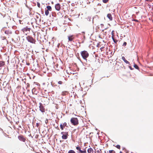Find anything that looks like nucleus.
Here are the masks:
<instances>
[{
  "mask_svg": "<svg viewBox=\"0 0 153 153\" xmlns=\"http://www.w3.org/2000/svg\"><path fill=\"white\" fill-rule=\"evenodd\" d=\"M27 65H29V63H28V64H27Z\"/></svg>",
  "mask_w": 153,
  "mask_h": 153,
  "instance_id": "45",
  "label": "nucleus"
},
{
  "mask_svg": "<svg viewBox=\"0 0 153 153\" xmlns=\"http://www.w3.org/2000/svg\"><path fill=\"white\" fill-rule=\"evenodd\" d=\"M61 134L62 135V138L63 139H66L68 138V133L67 132H62L61 133Z\"/></svg>",
  "mask_w": 153,
  "mask_h": 153,
  "instance_id": "4",
  "label": "nucleus"
},
{
  "mask_svg": "<svg viewBox=\"0 0 153 153\" xmlns=\"http://www.w3.org/2000/svg\"><path fill=\"white\" fill-rule=\"evenodd\" d=\"M60 5L59 4H58V10H59L60 9Z\"/></svg>",
  "mask_w": 153,
  "mask_h": 153,
  "instance_id": "35",
  "label": "nucleus"
},
{
  "mask_svg": "<svg viewBox=\"0 0 153 153\" xmlns=\"http://www.w3.org/2000/svg\"><path fill=\"white\" fill-rule=\"evenodd\" d=\"M122 59L124 61L126 64H129V62L126 60L125 59V57L124 56L122 57Z\"/></svg>",
  "mask_w": 153,
  "mask_h": 153,
  "instance_id": "11",
  "label": "nucleus"
},
{
  "mask_svg": "<svg viewBox=\"0 0 153 153\" xmlns=\"http://www.w3.org/2000/svg\"><path fill=\"white\" fill-rule=\"evenodd\" d=\"M76 148L77 150L79 151V152H80V151L81 150V148L79 146H76Z\"/></svg>",
  "mask_w": 153,
  "mask_h": 153,
  "instance_id": "21",
  "label": "nucleus"
},
{
  "mask_svg": "<svg viewBox=\"0 0 153 153\" xmlns=\"http://www.w3.org/2000/svg\"><path fill=\"white\" fill-rule=\"evenodd\" d=\"M32 92L33 93H34V94H37V92L36 91V89L35 88H33L32 90Z\"/></svg>",
  "mask_w": 153,
  "mask_h": 153,
  "instance_id": "16",
  "label": "nucleus"
},
{
  "mask_svg": "<svg viewBox=\"0 0 153 153\" xmlns=\"http://www.w3.org/2000/svg\"><path fill=\"white\" fill-rule=\"evenodd\" d=\"M55 7L56 10H57V4H55Z\"/></svg>",
  "mask_w": 153,
  "mask_h": 153,
  "instance_id": "29",
  "label": "nucleus"
},
{
  "mask_svg": "<svg viewBox=\"0 0 153 153\" xmlns=\"http://www.w3.org/2000/svg\"><path fill=\"white\" fill-rule=\"evenodd\" d=\"M60 127L61 129L62 130H63L64 129V128L65 127L64 126H62V124H61L60 125Z\"/></svg>",
  "mask_w": 153,
  "mask_h": 153,
  "instance_id": "23",
  "label": "nucleus"
},
{
  "mask_svg": "<svg viewBox=\"0 0 153 153\" xmlns=\"http://www.w3.org/2000/svg\"><path fill=\"white\" fill-rule=\"evenodd\" d=\"M145 1H151L152 0H145Z\"/></svg>",
  "mask_w": 153,
  "mask_h": 153,
  "instance_id": "40",
  "label": "nucleus"
},
{
  "mask_svg": "<svg viewBox=\"0 0 153 153\" xmlns=\"http://www.w3.org/2000/svg\"><path fill=\"white\" fill-rule=\"evenodd\" d=\"M55 121H56V123H57V122H56V120H55Z\"/></svg>",
  "mask_w": 153,
  "mask_h": 153,
  "instance_id": "47",
  "label": "nucleus"
},
{
  "mask_svg": "<svg viewBox=\"0 0 153 153\" xmlns=\"http://www.w3.org/2000/svg\"><path fill=\"white\" fill-rule=\"evenodd\" d=\"M39 110L42 113L45 112V108L42 105V104L41 103H39Z\"/></svg>",
  "mask_w": 153,
  "mask_h": 153,
  "instance_id": "5",
  "label": "nucleus"
},
{
  "mask_svg": "<svg viewBox=\"0 0 153 153\" xmlns=\"http://www.w3.org/2000/svg\"><path fill=\"white\" fill-rule=\"evenodd\" d=\"M49 99H48L47 98H45V99L43 100V101H44V104L45 105H47L49 103Z\"/></svg>",
  "mask_w": 153,
  "mask_h": 153,
  "instance_id": "8",
  "label": "nucleus"
},
{
  "mask_svg": "<svg viewBox=\"0 0 153 153\" xmlns=\"http://www.w3.org/2000/svg\"><path fill=\"white\" fill-rule=\"evenodd\" d=\"M114 35H112V38L113 39V40L114 42H115V43H116V42H115V40H114Z\"/></svg>",
  "mask_w": 153,
  "mask_h": 153,
  "instance_id": "24",
  "label": "nucleus"
},
{
  "mask_svg": "<svg viewBox=\"0 0 153 153\" xmlns=\"http://www.w3.org/2000/svg\"><path fill=\"white\" fill-rule=\"evenodd\" d=\"M18 138L20 140L23 142H25L26 141L25 139L22 135L19 136L18 137Z\"/></svg>",
  "mask_w": 153,
  "mask_h": 153,
  "instance_id": "6",
  "label": "nucleus"
},
{
  "mask_svg": "<svg viewBox=\"0 0 153 153\" xmlns=\"http://www.w3.org/2000/svg\"><path fill=\"white\" fill-rule=\"evenodd\" d=\"M68 40L70 41H71L74 39V37H73V36L72 35L69 36H68Z\"/></svg>",
  "mask_w": 153,
  "mask_h": 153,
  "instance_id": "12",
  "label": "nucleus"
},
{
  "mask_svg": "<svg viewBox=\"0 0 153 153\" xmlns=\"http://www.w3.org/2000/svg\"><path fill=\"white\" fill-rule=\"evenodd\" d=\"M30 29V28L28 27H25L22 28V30L23 32H25L29 31Z\"/></svg>",
  "mask_w": 153,
  "mask_h": 153,
  "instance_id": "7",
  "label": "nucleus"
},
{
  "mask_svg": "<svg viewBox=\"0 0 153 153\" xmlns=\"http://www.w3.org/2000/svg\"><path fill=\"white\" fill-rule=\"evenodd\" d=\"M89 21H90V19H91V18H90V17H89Z\"/></svg>",
  "mask_w": 153,
  "mask_h": 153,
  "instance_id": "46",
  "label": "nucleus"
},
{
  "mask_svg": "<svg viewBox=\"0 0 153 153\" xmlns=\"http://www.w3.org/2000/svg\"><path fill=\"white\" fill-rule=\"evenodd\" d=\"M47 10H49V11H51V7L50 6H47Z\"/></svg>",
  "mask_w": 153,
  "mask_h": 153,
  "instance_id": "17",
  "label": "nucleus"
},
{
  "mask_svg": "<svg viewBox=\"0 0 153 153\" xmlns=\"http://www.w3.org/2000/svg\"><path fill=\"white\" fill-rule=\"evenodd\" d=\"M116 147L118 149H120V145H117Z\"/></svg>",
  "mask_w": 153,
  "mask_h": 153,
  "instance_id": "28",
  "label": "nucleus"
},
{
  "mask_svg": "<svg viewBox=\"0 0 153 153\" xmlns=\"http://www.w3.org/2000/svg\"><path fill=\"white\" fill-rule=\"evenodd\" d=\"M71 124L74 126H76L79 123L78 119L75 117L72 118L71 120Z\"/></svg>",
  "mask_w": 153,
  "mask_h": 153,
  "instance_id": "1",
  "label": "nucleus"
},
{
  "mask_svg": "<svg viewBox=\"0 0 153 153\" xmlns=\"http://www.w3.org/2000/svg\"><path fill=\"white\" fill-rule=\"evenodd\" d=\"M37 5L38 7H40V4L38 2H37Z\"/></svg>",
  "mask_w": 153,
  "mask_h": 153,
  "instance_id": "32",
  "label": "nucleus"
},
{
  "mask_svg": "<svg viewBox=\"0 0 153 153\" xmlns=\"http://www.w3.org/2000/svg\"><path fill=\"white\" fill-rule=\"evenodd\" d=\"M45 15L46 16H48L49 14V10L47 9H45Z\"/></svg>",
  "mask_w": 153,
  "mask_h": 153,
  "instance_id": "18",
  "label": "nucleus"
},
{
  "mask_svg": "<svg viewBox=\"0 0 153 153\" xmlns=\"http://www.w3.org/2000/svg\"><path fill=\"white\" fill-rule=\"evenodd\" d=\"M102 1L104 3H106L108 1V0H102Z\"/></svg>",
  "mask_w": 153,
  "mask_h": 153,
  "instance_id": "30",
  "label": "nucleus"
},
{
  "mask_svg": "<svg viewBox=\"0 0 153 153\" xmlns=\"http://www.w3.org/2000/svg\"><path fill=\"white\" fill-rule=\"evenodd\" d=\"M62 126H63L65 127L66 126L67 124L66 123H64L63 124H62Z\"/></svg>",
  "mask_w": 153,
  "mask_h": 153,
  "instance_id": "31",
  "label": "nucleus"
},
{
  "mask_svg": "<svg viewBox=\"0 0 153 153\" xmlns=\"http://www.w3.org/2000/svg\"><path fill=\"white\" fill-rule=\"evenodd\" d=\"M62 83V82L61 81H59L58 82V84H61Z\"/></svg>",
  "mask_w": 153,
  "mask_h": 153,
  "instance_id": "33",
  "label": "nucleus"
},
{
  "mask_svg": "<svg viewBox=\"0 0 153 153\" xmlns=\"http://www.w3.org/2000/svg\"><path fill=\"white\" fill-rule=\"evenodd\" d=\"M102 48H101L100 49H102Z\"/></svg>",
  "mask_w": 153,
  "mask_h": 153,
  "instance_id": "51",
  "label": "nucleus"
},
{
  "mask_svg": "<svg viewBox=\"0 0 153 153\" xmlns=\"http://www.w3.org/2000/svg\"><path fill=\"white\" fill-rule=\"evenodd\" d=\"M81 56L83 59L86 60V59L89 56V54L88 52L85 51H82L81 52Z\"/></svg>",
  "mask_w": 153,
  "mask_h": 153,
  "instance_id": "2",
  "label": "nucleus"
},
{
  "mask_svg": "<svg viewBox=\"0 0 153 153\" xmlns=\"http://www.w3.org/2000/svg\"><path fill=\"white\" fill-rule=\"evenodd\" d=\"M53 106L55 107V108L56 109H57V105L55 102L53 103Z\"/></svg>",
  "mask_w": 153,
  "mask_h": 153,
  "instance_id": "20",
  "label": "nucleus"
},
{
  "mask_svg": "<svg viewBox=\"0 0 153 153\" xmlns=\"http://www.w3.org/2000/svg\"><path fill=\"white\" fill-rule=\"evenodd\" d=\"M109 153H115V152L113 150H111L109 151Z\"/></svg>",
  "mask_w": 153,
  "mask_h": 153,
  "instance_id": "26",
  "label": "nucleus"
},
{
  "mask_svg": "<svg viewBox=\"0 0 153 153\" xmlns=\"http://www.w3.org/2000/svg\"><path fill=\"white\" fill-rule=\"evenodd\" d=\"M68 153H76L73 150H71L68 151Z\"/></svg>",
  "mask_w": 153,
  "mask_h": 153,
  "instance_id": "22",
  "label": "nucleus"
},
{
  "mask_svg": "<svg viewBox=\"0 0 153 153\" xmlns=\"http://www.w3.org/2000/svg\"><path fill=\"white\" fill-rule=\"evenodd\" d=\"M133 20L135 21H136V22H138V21L137 20L134 19V20Z\"/></svg>",
  "mask_w": 153,
  "mask_h": 153,
  "instance_id": "42",
  "label": "nucleus"
},
{
  "mask_svg": "<svg viewBox=\"0 0 153 153\" xmlns=\"http://www.w3.org/2000/svg\"><path fill=\"white\" fill-rule=\"evenodd\" d=\"M52 41L53 42V43H54L55 42H56V38L55 37H53L52 38Z\"/></svg>",
  "mask_w": 153,
  "mask_h": 153,
  "instance_id": "15",
  "label": "nucleus"
},
{
  "mask_svg": "<svg viewBox=\"0 0 153 153\" xmlns=\"http://www.w3.org/2000/svg\"><path fill=\"white\" fill-rule=\"evenodd\" d=\"M4 84H7V83H6V82H4Z\"/></svg>",
  "mask_w": 153,
  "mask_h": 153,
  "instance_id": "43",
  "label": "nucleus"
},
{
  "mask_svg": "<svg viewBox=\"0 0 153 153\" xmlns=\"http://www.w3.org/2000/svg\"><path fill=\"white\" fill-rule=\"evenodd\" d=\"M53 113V114H56V115H57V112H56V111L54 113V111H53V113Z\"/></svg>",
  "mask_w": 153,
  "mask_h": 153,
  "instance_id": "36",
  "label": "nucleus"
},
{
  "mask_svg": "<svg viewBox=\"0 0 153 153\" xmlns=\"http://www.w3.org/2000/svg\"><path fill=\"white\" fill-rule=\"evenodd\" d=\"M107 17L109 19L110 21H112L113 19L110 13H108L107 14Z\"/></svg>",
  "mask_w": 153,
  "mask_h": 153,
  "instance_id": "10",
  "label": "nucleus"
},
{
  "mask_svg": "<svg viewBox=\"0 0 153 153\" xmlns=\"http://www.w3.org/2000/svg\"><path fill=\"white\" fill-rule=\"evenodd\" d=\"M114 31H113V30L112 31L111 33V35H112V34L114 35Z\"/></svg>",
  "mask_w": 153,
  "mask_h": 153,
  "instance_id": "39",
  "label": "nucleus"
},
{
  "mask_svg": "<svg viewBox=\"0 0 153 153\" xmlns=\"http://www.w3.org/2000/svg\"><path fill=\"white\" fill-rule=\"evenodd\" d=\"M56 68H57V64H56Z\"/></svg>",
  "mask_w": 153,
  "mask_h": 153,
  "instance_id": "44",
  "label": "nucleus"
},
{
  "mask_svg": "<svg viewBox=\"0 0 153 153\" xmlns=\"http://www.w3.org/2000/svg\"><path fill=\"white\" fill-rule=\"evenodd\" d=\"M52 15L53 17H56V14L54 12H52Z\"/></svg>",
  "mask_w": 153,
  "mask_h": 153,
  "instance_id": "19",
  "label": "nucleus"
},
{
  "mask_svg": "<svg viewBox=\"0 0 153 153\" xmlns=\"http://www.w3.org/2000/svg\"><path fill=\"white\" fill-rule=\"evenodd\" d=\"M93 149L91 148H89L87 150L88 153H93Z\"/></svg>",
  "mask_w": 153,
  "mask_h": 153,
  "instance_id": "13",
  "label": "nucleus"
},
{
  "mask_svg": "<svg viewBox=\"0 0 153 153\" xmlns=\"http://www.w3.org/2000/svg\"><path fill=\"white\" fill-rule=\"evenodd\" d=\"M126 44H127L126 42H125L123 43V46H126Z\"/></svg>",
  "mask_w": 153,
  "mask_h": 153,
  "instance_id": "34",
  "label": "nucleus"
},
{
  "mask_svg": "<svg viewBox=\"0 0 153 153\" xmlns=\"http://www.w3.org/2000/svg\"><path fill=\"white\" fill-rule=\"evenodd\" d=\"M55 128H57V126L56 127V126H55Z\"/></svg>",
  "mask_w": 153,
  "mask_h": 153,
  "instance_id": "48",
  "label": "nucleus"
},
{
  "mask_svg": "<svg viewBox=\"0 0 153 153\" xmlns=\"http://www.w3.org/2000/svg\"><path fill=\"white\" fill-rule=\"evenodd\" d=\"M4 62L3 61H0V67H2L4 65Z\"/></svg>",
  "mask_w": 153,
  "mask_h": 153,
  "instance_id": "14",
  "label": "nucleus"
},
{
  "mask_svg": "<svg viewBox=\"0 0 153 153\" xmlns=\"http://www.w3.org/2000/svg\"><path fill=\"white\" fill-rule=\"evenodd\" d=\"M134 67L136 69H138L139 68L136 65H134Z\"/></svg>",
  "mask_w": 153,
  "mask_h": 153,
  "instance_id": "27",
  "label": "nucleus"
},
{
  "mask_svg": "<svg viewBox=\"0 0 153 153\" xmlns=\"http://www.w3.org/2000/svg\"><path fill=\"white\" fill-rule=\"evenodd\" d=\"M26 39L28 42L32 43H35L36 41L35 40L30 36H27L26 37Z\"/></svg>",
  "mask_w": 153,
  "mask_h": 153,
  "instance_id": "3",
  "label": "nucleus"
},
{
  "mask_svg": "<svg viewBox=\"0 0 153 153\" xmlns=\"http://www.w3.org/2000/svg\"><path fill=\"white\" fill-rule=\"evenodd\" d=\"M39 126V124L38 123H36V126L37 127H38Z\"/></svg>",
  "mask_w": 153,
  "mask_h": 153,
  "instance_id": "37",
  "label": "nucleus"
},
{
  "mask_svg": "<svg viewBox=\"0 0 153 153\" xmlns=\"http://www.w3.org/2000/svg\"><path fill=\"white\" fill-rule=\"evenodd\" d=\"M80 152L81 153H86V151L85 150H84V151H82V150H81L80 151Z\"/></svg>",
  "mask_w": 153,
  "mask_h": 153,
  "instance_id": "25",
  "label": "nucleus"
},
{
  "mask_svg": "<svg viewBox=\"0 0 153 153\" xmlns=\"http://www.w3.org/2000/svg\"><path fill=\"white\" fill-rule=\"evenodd\" d=\"M0 130L2 131L3 132H4L3 129H1V128H0Z\"/></svg>",
  "mask_w": 153,
  "mask_h": 153,
  "instance_id": "41",
  "label": "nucleus"
},
{
  "mask_svg": "<svg viewBox=\"0 0 153 153\" xmlns=\"http://www.w3.org/2000/svg\"><path fill=\"white\" fill-rule=\"evenodd\" d=\"M53 3V2H52V3Z\"/></svg>",
  "mask_w": 153,
  "mask_h": 153,
  "instance_id": "52",
  "label": "nucleus"
},
{
  "mask_svg": "<svg viewBox=\"0 0 153 153\" xmlns=\"http://www.w3.org/2000/svg\"><path fill=\"white\" fill-rule=\"evenodd\" d=\"M102 48H101L100 49H102Z\"/></svg>",
  "mask_w": 153,
  "mask_h": 153,
  "instance_id": "50",
  "label": "nucleus"
},
{
  "mask_svg": "<svg viewBox=\"0 0 153 153\" xmlns=\"http://www.w3.org/2000/svg\"><path fill=\"white\" fill-rule=\"evenodd\" d=\"M120 153H123L121 152H120Z\"/></svg>",
  "mask_w": 153,
  "mask_h": 153,
  "instance_id": "49",
  "label": "nucleus"
},
{
  "mask_svg": "<svg viewBox=\"0 0 153 153\" xmlns=\"http://www.w3.org/2000/svg\"><path fill=\"white\" fill-rule=\"evenodd\" d=\"M4 33L7 35H9L11 34L12 33L10 30H5L4 32Z\"/></svg>",
  "mask_w": 153,
  "mask_h": 153,
  "instance_id": "9",
  "label": "nucleus"
},
{
  "mask_svg": "<svg viewBox=\"0 0 153 153\" xmlns=\"http://www.w3.org/2000/svg\"><path fill=\"white\" fill-rule=\"evenodd\" d=\"M27 87H29L30 86V84L28 83L27 84Z\"/></svg>",
  "mask_w": 153,
  "mask_h": 153,
  "instance_id": "38",
  "label": "nucleus"
}]
</instances>
